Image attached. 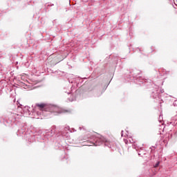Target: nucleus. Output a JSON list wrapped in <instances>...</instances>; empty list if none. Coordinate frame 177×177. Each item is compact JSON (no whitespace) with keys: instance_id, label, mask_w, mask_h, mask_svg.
<instances>
[{"instance_id":"1","label":"nucleus","mask_w":177,"mask_h":177,"mask_svg":"<svg viewBox=\"0 0 177 177\" xmlns=\"http://www.w3.org/2000/svg\"><path fill=\"white\" fill-rule=\"evenodd\" d=\"M88 139H90L91 141L90 142L86 144V146H100V145H102V143H104V142H105L104 145L109 147V149H111V146H113V142L107 140L105 141L104 138L100 136H90L88 137Z\"/></svg>"},{"instance_id":"2","label":"nucleus","mask_w":177,"mask_h":177,"mask_svg":"<svg viewBox=\"0 0 177 177\" xmlns=\"http://www.w3.org/2000/svg\"><path fill=\"white\" fill-rule=\"evenodd\" d=\"M48 111H50V113H57L58 114H62V113H64V109L55 105H49Z\"/></svg>"},{"instance_id":"3","label":"nucleus","mask_w":177,"mask_h":177,"mask_svg":"<svg viewBox=\"0 0 177 177\" xmlns=\"http://www.w3.org/2000/svg\"><path fill=\"white\" fill-rule=\"evenodd\" d=\"M65 93H67L68 95H70L69 102H73V100H75V93H77V90L68 89Z\"/></svg>"},{"instance_id":"4","label":"nucleus","mask_w":177,"mask_h":177,"mask_svg":"<svg viewBox=\"0 0 177 177\" xmlns=\"http://www.w3.org/2000/svg\"><path fill=\"white\" fill-rule=\"evenodd\" d=\"M36 106L41 110H44V109H48L49 110V105H46V104H37Z\"/></svg>"},{"instance_id":"5","label":"nucleus","mask_w":177,"mask_h":177,"mask_svg":"<svg viewBox=\"0 0 177 177\" xmlns=\"http://www.w3.org/2000/svg\"><path fill=\"white\" fill-rule=\"evenodd\" d=\"M158 165H160V162H157L155 165H154V168H157V167H158Z\"/></svg>"},{"instance_id":"6","label":"nucleus","mask_w":177,"mask_h":177,"mask_svg":"<svg viewBox=\"0 0 177 177\" xmlns=\"http://www.w3.org/2000/svg\"><path fill=\"white\" fill-rule=\"evenodd\" d=\"M124 140L126 144L128 143V140L124 139Z\"/></svg>"},{"instance_id":"7","label":"nucleus","mask_w":177,"mask_h":177,"mask_svg":"<svg viewBox=\"0 0 177 177\" xmlns=\"http://www.w3.org/2000/svg\"><path fill=\"white\" fill-rule=\"evenodd\" d=\"M65 129H66V131H68V129H70V128L69 127H66Z\"/></svg>"},{"instance_id":"8","label":"nucleus","mask_w":177,"mask_h":177,"mask_svg":"<svg viewBox=\"0 0 177 177\" xmlns=\"http://www.w3.org/2000/svg\"><path fill=\"white\" fill-rule=\"evenodd\" d=\"M123 132H124V131H122V133H121L122 136H124Z\"/></svg>"},{"instance_id":"9","label":"nucleus","mask_w":177,"mask_h":177,"mask_svg":"<svg viewBox=\"0 0 177 177\" xmlns=\"http://www.w3.org/2000/svg\"><path fill=\"white\" fill-rule=\"evenodd\" d=\"M82 129H84V127H80V131H82Z\"/></svg>"},{"instance_id":"10","label":"nucleus","mask_w":177,"mask_h":177,"mask_svg":"<svg viewBox=\"0 0 177 177\" xmlns=\"http://www.w3.org/2000/svg\"><path fill=\"white\" fill-rule=\"evenodd\" d=\"M130 143H133V140L131 141V140H129Z\"/></svg>"},{"instance_id":"11","label":"nucleus","mask_w":177,"mask_h":177,"mask_svg":"<svg viewBox=\"0 0 177 177\" xmlns=\"http://www.w3.org/2000/svg\"><path fill=\"white\" fill-rule=\"evenodd\" d=\"M10 92H12V90H10Z\"/></svg>"}]
</instances>
